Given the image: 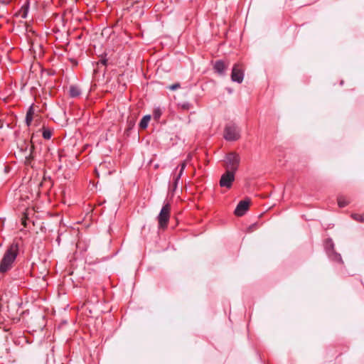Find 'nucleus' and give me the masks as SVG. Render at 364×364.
Masks as SVG:
<instances>
[{"label": "nucleus", "mask_w": 364, "mask_h": 364, "mask_svg": "<svg viewBox=\"0 0 364 364\" xmlns=\"http://www.w3.org/2000/svg\"><path fill=\"white\" fill-rule=\"evenodd\" d=\"M18 250L19 247L17 242H13L9 245L0 262V273H6L12 268L13 264L18 254Z\"/></svg>", "instance_id": "obj_1"}, {"label": "nucleus", "mask_w": 364, "mask_h": 364, "mask_svg": "<svg viewBox=\"0 0 364 364\" xmlns=\"http://www.w3.org/2000/svg\"><path fill=\"white\" fill-rule=\"evenodd\" d=\"M171 214V205L168 203H165L158 217L159 228L160 229H166L168 226V223L170 219Z\"/></svg>", "instance_id": "obj_2"}, {"label": "nucleus", "mask_w": 364, "mask_h": 364, "mask_svg": "<svg viewBox=\"0 0 364 364\" xmlns=\"http://www.w3.org/2000/svg\"><path fill=\"white\" fill-rule=\"evenodd\" d=\"M240 161V158L237 154L235 152L228 154L225 158V167L227 171L235 173L239 167Z\"/></svg>", "instance_id": "obj_3"}, {"label": "nucleus", "mask_w": 364, "mask_h": 364, "mask_svg": "<svg viewBox=\"0 0 364 364\" xmlns=\"http://www.w3.org/2000/svg\"><path fill=\"white\" fill-rule=\"evenodd\" d=\"M240 136V130L235 124H228L224 130V138L227 141H237Z\"/></svg>", "instance_id": "obj_4"}, {"label": "nucleus", "mask_w": 364, "mask_h": 364, "mask_svg": "<svg viewBox=\"0 0 364 364\" xmlns=\"http://www.w3.org/2000/svg\"><path fill=\"white\" fill-rule=\"evenodd\" d=\"M244 79V69L241 64L236 63L233 65L231 73V80L241 83Z\"/></svg>", "instance_id": "obj_5"}, {"label": "nucleus", "mask_w": 364, "mask_h": 364, "mask_svg": "<svg viewBox=\"0 0 364 364\" xmlns=\"http://www.w3.org/2000/svg\"><path fill=\"white\" fill-rule=\"evenodd\" d=\"M235 181V173L232 171H226L222 176L220 180V186L226 188H230L232 183Z\"/></svg>", "instance_id": "obj_6"}, {"label": "nucleus", "mask_w": 364, "mask_h": 364, "mask_svg": "<svg viewBox=\"0 0 364 364\" xmlns=\"http://www.w3.org/2000/svg\"><path fill=\"white\" fill-rule=\"evenodd\" d=\"M186 166V162L183 161L181 164H180L176 168V170L179 168L178 173H176V171L173 173V186L174 190L177 188L178 182L182 175L183 174Z\"/></svg>", "instance_id": "obj_7"}, {"label": "nucleus", "mask_w": 364, "mask_h": 364, "mask_svg": "<svg viewBox=\"0 0 364 364\" xmlns=\"http://www.w3.org/2000/svg\"><path fill=\"white\" fill-rule=\"evenodd\" d=\"M250 205V200H243L239 202L237 204L235 210V214L237 216H242L245 214V213L247 211Z\"/></svg>", "instance_id": "obj_8"}, {"label": "nucleus", "mask_w": 364, "mask_h": 364, "mask_svg": "<svg viewBox=\"0 0 364 364\" xmlns=\"http://www.w3.org/2000/svg\"><path fill=\"white\" fill-rule=\"evenodd\" d=\"M228 68V63H225V62L222 60L215 61L213 65L215 72L220 75H225Z\"/></svg>", "instance_id": "obj_9"}, {"label": "nucleus", "mask_w": 364, "mask_h": 364, "mask_svg": "<svg viewBox=\"0 0 364 364\" xmlns=\"http://www.w3.org/2000/svg\"><path fill=\"white\" fill-rule=\"evenodd\" d=\"M33 115H34V108L32 105L28 109L26 115V124L28 127H29L31 124V122H32L33 118Z\"/></svg>", "instance_id": "obj_10"}, {"label": "nucleus", "mask_w": 364, "mask_h": 364, "mask_svg": "<svg viewBox=\"0 0 364 364\" xmlns=\"http://www.w3.org/2000/svg\"><path fill=\"white\" fill-rule=\"evenodd\" d=\"M69 94L71 97H77L81 95V90L76 85H71L69 89Z\"/></svg>", "instance_id": "obj_11"}, {"label": "nucleus", "mask_w": 364, "mask_h": 364, "mask_svg": "<svg viewBox=\"0 0 364 364\" xmlns=\"http://www.w3.org/2000/svg\"><path fill=\"white\" fill-rule=\"evenodd\" d=\"M150 120H151L150 115L144 116L139 122V127L142 129H146L148 127V124H149Z\"/></svg>", "instance_id": "obj_12"}, {"label": "nucleus", "mask_w": 364, "mask_h": 364, "mask_svg": "<svg viewBox=\"0 0 364 364\" xmlns=\"http://www.w3.org/2000/svg\"><path fill=\"white\" fill-rule=\"evenodd\" d=\"M42 136L45 139H50L52 136V131L49 128L43 127Z\"/></svg>", "instance_id": "obj_13"}, {"label": "nucleus", "mask_w": 364, "mask_h": 364, "mask_svg": "<svg viewBox=\"0 0 364 364\" xmlns=\"http://www.w3.org/2000/svg\"><path fill=\"white\" fill-rule=\"evenodd\" d=\"M178 106L183 110H188L193 107L192 104L188 102L179 103Z\"/></svg>", "instance_id": "obj_14"}, {"label": "nucleus", "mask_w": 364, "mask_h": 364, "mask_svg": "<svg viewBox=\"0 0 364 364\" xmlns=\"http://www.w3.org/2000/svg\"><path fill=\"white\" fill-rule=\"evenodd\" d=\"M338 204L339 207L343 208L348 204V201L343 196H340L338 198Z\"/></svg>", "instance_id": "obj_15"}, {"label": "nucleus", "mask_w": 364, "mask_h": 364, "mask_svg": "<svg viewBox=\"0 0 364 364\" xmlns=\"http://www.w3.org/2000/svg\"><path fill=\"white\" fill-rule=\"evenodd\" d=\"M352 218L358 222H364V214L363 215H359V214H353Z\"/></svg>", "instance_id": "obj_16"}, {"label": "nucleus", "mask_w": 364, "mask_h": 364, "mask_svg": "<svg viewBox=\"0 0 364 364\" xmlns=\"http://www.w3.org/2000/svg\"><path fill=\"white\" fill-rule=\"evenodd\" d=\"M333 259L338 262H343L341 256L339 254H335Z\"/></svg>", "instance_id": "obj_17"}, {"label": "nucleus", "mask_w": 364, "mask_h": 364, "mask_svg": "<svg viewBox=\"0 0 364 364\" xmlns=\"http://www.w3.org/2000/svg\"><path fill=\"white\" fill-rule=\"evenodd\" d=\"M178 87H180V84L179 83H176V84H173V85H171L169 88L171 90H176Z\"/></svg>", "instance_id": "obj_18"}, {"label": "nucleus", "mask_w": 364, "mask_h": 364, "mask_svg": "<svg viewBox=\"0 0 364 364\" xmlns=\"http://www.w3.org/2000/svg\"><path fill=\"white\" fill-rule=\"evenodd\" d=\"M160 114H161V113H160L159 110H155L154 111V115L155 118H159L160 117Z\"/></svg>", "instance_id": "obj_19"}, {"label": "nucleus", "mask_w": 364, "mask_h": 364, "mask_svg": "<svg viewBox=\"0 0 364 364\" xmlns=\"http://www.w3.org/2000/svg\"><path fill=\"white\" fill-rule=\"evenodd\" d=\"M107 59H102L100 61V63L104 65H107Z\"/></svg>", "instance_id": "obj_20"}, {"label": "nucleus", "mask_w": 364, "mask_h": 364, "mask_svg": "<svg viewBox=\"0 0 364 364\" xmlns=\"http://www.w3.org/2000/svg\"><path fill=\"white\" fill-rule=\"evenodd\" d=\"M26 12H27V9H26V11L23 12V14H22V17L23 18H26Z\"/></svg>", "instance_id": "obj_21"}, {"label": "nucleus", "mask_w": 364, "mask_h": 364, "mask_svg": "<svg viewBox=\"0 0 364 364\" xmlns=\"http://www.w3.org/2000/svg\"><path fill=\"white\" fill-rule=\"evenodd\" d=\"M140 0H134V3H137L139 2Z\"/></svg>", "instance_id": "obj_22"}]
</instances>
